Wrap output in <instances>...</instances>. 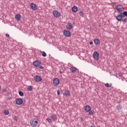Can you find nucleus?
<instances>
[{
    "instance_id": "33",
    "label": "nucleus",
    "mask_w": 127,
    "mask_h": 127,
    "mask_svg": "<svg viewBox=\"0 0 127 127\" xmlns=\"http://www.w3.org/2000/svg\"><path fill=\"white\" fill-rule=\"evenodd\" d=\"M57 94H58V96H59V95H60V90H58L57 91Z\"/></svg>"
},
{
    "instance_id": "22",
    "label": "nucleus",
    "mask_w": 127,
    "mask_h": 127,
    "mask_svg": "<svg viewBox=\"0 0 127 127\" xmlns=\"http://www.w3.org/2000/svg\"><path fill=\"white\" fill-rule=\"evenodd\" d=\"M41 53H42V56H43V57H46L47 55H46V53H45V52L42 51Z\"/></svg>"
},
{
    "instance_id": "3",
    "label": "nucleus",
    "mask_w": 127,
    "mask_h": 127,
    "mask_svg": "<svg viewBox=\"0 0 127 127\" xmlns=\"http://www.w3.org/2000/svg\"><path fill=\"white\" fill-rule=\"evenodd\" d=\"M116 9L118 10L120 12H122V11H124V7L122 5H117L115 7Z\"/></svg>"
},
{
    "instance_id": "11",
    "label": "nucleus",
    "mask_w": 127,
    "mask_h": 127,
    "mask_svg": "<svg viewBox=\"0 0 127 127\" xmlns=\"http://www.w3.org/2000/svg\"><path fill=\"white\" fill-rule=\"evenodd\" d=\"M30 7L33 10H37V6L34 3H31L30 4Z\"/></svg>"
},
{
    "instance_id": "17",
    "label": "nucleus",
    "mask_w": 127,
    "mask_h": 127,
    "mask_svg": "<svg viewBox=\"0 0 127 127\" xmlns=\"http://www.w3.org/2000/svg\"><path fill=\"white\" fill-rule=\"evenodd\" d=\"M15 18L17 20L19 21V20H20V19H21V16L19 14H17L15 15Z\"/></svg>"
},
{
    "instance_id": "9",
    "label": "nucleus",
    "mask_w": 127,
    "mask_h": 127,
    "mask_svg": "<svg viewBox=\"0 0 127 127\" xmlns=\"http://www.w3.org/2000/svg\"><path fill=\"white\" fill-rule=\"evenodd\" d=\"M15 103L16 105H22L23 103V100L21 98H17L15 100Z\"/></svg>"
},
{
    "instance_id": "31",
    "label": "nucleus",
    "mask_w": 127,
    "mask_h": 127,
    "mask_svg": "<svg viewBox=\"0 0 127 127\" xmlns=\"http://www.w3.org/2000/svg\"><path fill=\"white\" fill-rule=\"evenodd\" d=\"M118 75L120 77H123V73H122L121 72L119 73Z\"/></svg>"
},
{
    "instance_id": "20",
    "label": "nucleus",
    "mask_w": 127,
    "mask_h": 127,
    "mask_svg": "<svg viewBox=\"0 0 127 127\" xmlns=\"http://www.w3.org/2000/svg\"><path fill=\"white\" fill-rule=\"evenodd\" d=\"M18 94L20 97H23L24 96V94H23V92H22L21 91H19L18 92Z\"/></svg>"
},
{
    "instance_id": "2",
    "label": "nucleus",
    "mask_w": 127,
    "mask_h": 127,
    "mask_svg": "<svg viewBox=\"0 0 127 127\" xmlns=\"http://www.w3.org/2000/svg\"><path fill=\"white\" fill-rule=\"evenodd\" d=\"M116 17L118 21H122L123 18H124L123 16V13L122 12L119 13V14L116 16Z\"/></svg>"
},
{
    "instance_id": "1",
    "label": "nucleus",
    "mask_w": 127,
    "mask_h": 127,
    "mask_svg": "<svg viewBox=\"0 0 127 127\" xmlns=\"http://www.w3.org/2000/svg\"><path fill=\"white\" fill-rule=\"evenodd\" d=\"M38 124V122L36 121V119L33 118L31 120L30 125L33 127H36Z\"/></svg>"
},
{
    "instance_id": "26",
    "label": "nucleus",
    "mask_w": 127,
    "mask_h": 127,
    "mask_svg": "<svg viewBox=\"0 0 127 127\" xmlns=\"http://www.w3.org/2000/svg\"><path fill=\"white\" fill-rule=\"evenodd\" d=\"M47 121H48L50 124H52V120L50 119V118H47Z\"/></svg>"
},
{
    "instance_id": "30",
    "label": "nucleus",
    "mask_w": 127,
    "mask_h": 127,
    "mask_svg": "<svg viewBox=\"0 0 127 127\" xmlns=\"http://www.w3.org/2000/svg\"><path fill=\"white\" fill-rule=\"evenodd\" d=\"M89 115H93V114H94V111H93V110H90V111H89Z\"/></svg>"
},
{
    "instance_id": "18",
    "label": "nucleus",
    "mask_w": 127,
    "mask_h": 127,
    "mask_svg": "<svg viewBox=\"0 0 127 127\" xmlns=\"http://www.w3.org/2000/svg\"><path fill=\"white\" fill-rule=\"evenodd\" d=\"M94 42L96 45H98V44H100V40L98 39H95L94 40Z\"/></svg>"
},
{
    "instance_id": "16",
    "label": "nucleus",
    "mask_w": 127,
    "mask_h": 127,
    "mask_svg": "<svg viewBox=\"0 0 127 127\" xmlns=\"http://www.w3.org/2000/svg\"><path fill=\"white\" fill-rule=\"evenodd\" d=\"M51 119L53 120V121H56V120H57V116L55 114L52 115Z\"/></svg>"
},
{
    "instance_id": "14",
    "label": "nucleus",
    "mask_w": 127,
    "mask_h": 127,
    "mask_svg": "<svg viewBox=\"0 0 127 127\" xmlns=\"http://www.w3.org/2000/svg\"><path fill=\"white\" fill-rule=\"evenodd\" d=\"M66 27L67 29H71V28H73V25L71 23H68L67 25L66 26Z\"/></svg>"
},
{
    "instance_id": "36",
    "label": "nucleus",
    "mask_w": 127,
    "mask_h": 127,
    "mask_svg": "<svg viewBox=\"0 0 127 127\" xmlns=\"http://www.w3.org/2000/svg\"><path fill=\"white\" fill-rule=\"evenodd\" d=\"M80 121H81V122H84V118L81 117L80 118Z\"/></svg>"
},
{
    "instance_id": "38",
    "label": "nucleus",
    "mask_w": 127,
    "mask_h": 127,
    "mask_svg": "<svg viewBox=\"0 0 127 127\" xmlns=\"http://www.w3.org/2000/svg\"><path fill=\"white\" fill-rule=\"evenodd\" d=\"M6 36L7 37H9V35L8 34H6Z\"/></svg>"
},
{
    "instance_id": "4",
    "label": "nucleus",
    "mask_w": 127,
    "mask_h": 127,
    "mask_svg": "<svg viewBox=\"0 0 127 127\" xmlns=\"http://www.w3.org/2000/svg\"><path fill=\"white\" fill-rule=\"evenodd\" d=\"M93 58L95 59V60H99L100 58V55L99 54V52H95L93 53Z\"/></svg>"
},
{
    "instance_id": "35",
    "label": "nucleus",
    "mask_w": 127,
    "mask_h": 127,
    "mask_svg": "<svg viewBox=\"0 0 127 127\" xmlns=\"http://www.w3.org/2000/svg\"><path fill=\"white\" fill-rule=\"evenodd\" d=\"M14 119L15 120V121H17V117L16 116H14Z\"/></svg>"
},
{
    "instance_id": "40",
    "label": "nucleus",
    "mask_w": 127,
    "mask_h": 127,
    "mask_svg": "<svg viewBox=\"0 0 127 127\" xmlns=\"http://www.w3.org/2000/svg\"><path fill=\"white\" fill-rule=\"evenodd\" d=\"M0 89H1V88L0 87Z\"/></svg>"
},
{
    "instance_id": "13",
    "label": "nucleus",
    "mask_w": 127,
    "mask_h": 127,
    "mask_svg": "<svg viewBox=\"0 0 127 127\" xmlns=\"http://www.w3.org/2000/svg\"><path fill=\"white\" fill-rule=\"evenodd\" d=\"M70 72L74 73V72H76V71H77V68L75 67L74 66H71L70 68Z\"/></svg>"
},
{
    "instance_id": "34",
    "label": "nucleus",
    "mask_w": 127,
    "mask_h": 127,
    "mask_svg": "<svg viewBox=\"0 0 127 127\" xmlns=\"http://www.w3.org/2000/svg\"><path fill=\"white\" fill-rule=\"evenodd\" d=\"M39 66L40 69H44V68L43 66H42V65H40Z\"/></svg>"
},
{
    "instance_id": "39",
    "label": "nucleus",
    "mask_w": 127,
    "mask_h": 127,
    "mask_svg": "<svg viewBox=\"0 0 127 127\" xmlns=\"http://www.w3.org/2000/svg\"><path fill=\"white\" fill-rule=\"evenodd\" d=\"M89 127H94V126H93V125H91L89 126Z\"/></svg>"
},
{
    "instance_id": "10",
    "label": "nucleus",
    "mask_w": 127,
    "mask_h": 127,
    "mask_svg": "<svg viewBox=\"0 0 127 127\" xmlns=\"http://www.w3.org/2000/svg\"><path fill=\"white\" fill-rule=\"evenodd\" d=\"M53 83L55 86H58L60 84V80L58 78H55L53 80Z\"/></svg>"
},
{
    "instance_id": "19",
    "label": "nucleus",
    "mask_w": 127,
    "mask_h": 127,
    "mask_svg": "<svg viewBox=\"0 0 127 127\" xmlns=\"http://www.w3.org/2000/svg\"><path fill=\"white\" fill-rule=\"evenodd\" d=\"M65 96H70V91H65L64 92Z\"/></svg>"
},
{
    "instance_id": "8",
    "label": "nucleus",
    "mask_w": 127,
    "mask_h": 127,
    "mask_svg": "<svg viewBox=\"0 0 127 127\" xmlns=\"http://www.w3.org/2000/svg\"><path fill=\"white\" fill-rule=\"evenodd\" d=\"M64 34L65 36H67V37L71 36V33L68 30H64Z\"/></svg>"
},
{
    "instance_id": "27",
    "label": "nucleus",
    "mask_w": 127,
    "mask_h": 127,
    "mask_svg": "<svg viewBox=\"0 0 127 127\" xmlns=\"http://www.w3.org/2000/svg\"><path fill=\"white\" fill-rule=\"evenodd\" d=\"M4 115H8L9 114V111L8 110H5L4 111Z\"/></svg>"
},
{
    "instance_id": "15",
    "label": "nucleus",
    "mask_w": 127,
    "mask_h": 127,
    "mask_svg": "<svg viewBox=\"0 0 127 127\" xmlns=\"http://www.w3.org/2000/svg\"><path fill=\"white\" fill-rule=\"evenodd\" d=\"M72 11L73 12H77L78 11V7L76 6H74L72 7Z\"/></svg>"
},
{
    "instance_id": "7",
    "label": "nucleus",
    "mask_w": 127,
    "mask_h": 127,
    "mask_svg": "<svg viewBox=\"0 0 127 127\" xmlns=\"http://www.w3.org/2000/svg\"><path fill=\"white\" fill-rule=\"evenodd\" d=\"M34 79L36 82H41V81H42V78L38 75L35 76Z\"/></svg>"
},
{
    "instance_id": "28",
    "label": "nucleus",
    "mask_w": 127,
    "mask_h": 127,
    "mask_svg": "<svg viewBox=\"0 0 127 127\" xmlns=\"http://www.w3.org/2000/svg\"><path fill=\"white\" fill-rule=\"evenodd\" d=\"M79 14L80 16H84V13H83V11H81L79 12Z\"/></svg>"
},
{
    "instance_id": "24",
    "label": "nucleus",
    "mask_w": 127,
    "mask_h": 127,
    "mask_svg": "<svg viewBox=\"0 0 127 127\" xmlns=\"http://www.w3.org/2000/svg\"><path fill=\"white\" fill-rule=\"evenodd\" d=\"M117 110H121V109H122V105L119 104V105H117Z\"/></svg>"
},
{
    "instance_id": "32",
    "label": "nucleus",
    "mask_w": 127,
    "mask_h": 127,
    "mask_svg": "<svg viewBox=\"0 0 127 127\" xmlns=\"http://www.w3.org/2000/svg\"><path fill=\"white\" fill-rule=\"evenodd\" d=\"M2 92L3 93H6V92H7V89H4L3 90Z\"/></svg>"
},
{
    "instance_id": "21",
    "label": "nucleus",
    "mask_w": 127,
    "mask_h": 127,
    "mask_svg": "<svg viewBox=\"0 0 127 127\" xmlns=\"http://www.w3.org/2000/svg\"><path fill=\"white\" fill-rule=\"evenodd\" d=\"M122 16H123V17H125V16H127V11H124L122 13Z\"/></svg>"
},
{
    "instance_id": "5",
    "label": "nucleus",
    "mask_w": 127,
    "mask_h": 127,
    "mask_svg": "<svg viewBox=\"0 0 127 127\" xmlns=\"http://www.w3.org/2000/svg\"><path fill=\"white\" fill-rule=\"evenodd\" d=\"M53 14L55 17H60L61 16V14L57 10L53 11Z\"/></svg>"
},
{
    "instance_id": "23",
    "label": "nucleus",
    "mask_w": 127,
    "mask_h": 127,
    "mask_svg": "<svg viewBox=\"0 0 127 127\" xmlns=\"http://www.w3.org/2000/svg\"><path fill=\"white\" fill-rule=\"evenodd\" d=\"M105 86L107 87V88H111V87H112V84H109L108 83H106L105 84Z\"/></svg>"
},
{
    "instance_id": "41",
    "label": "nucleus",
    "mask_w": 127,
    "mask_h": 127,
    "mask_svg": "<svg viewBox=\"0 0 127 127\" xmlns=\"http://www.w3.org/2000/svg\"><path fill=\"white\" fill-rule=\"evenodd\" d=\"M10 99H11V97H9Z\"/></svg>"
},
{
    "instance_id": "29",
    "label": "nucleus",
    "mask_w": 127,
    "mask_h": 127,
    "mask_svg": "<svg viewBox=\"0 0 127 127\" xmlns=\"http://www.w3.org/2000/svg\"><path fill=\"white\" fill-rule=\"evenodd\" d=\"M122 21L123 22H127V18H125L124 19V18H122Z\"/></svg>"
},
{
    "instance_id": "12",
    "label": "nucleus",
    "mask_w": 127,
    "mask_h": 127,
    "mask_svg": "<svg viewBox=\"0 0 127 127\" xmlns=\"http://www.w3.org/2000/svg\"><path fill=\"white\" fill-rule=\"evenodd\" d=\"M84 111H85V112H90L91 111V107L89 105L85 106Z\"/></svg>"
},
{
    "instance_id": "6",
    "label": "nucleus",
    "mask_w": 127,
    "mask_h": 127,
    "mask_svg": "<svg viewBox=\"0 0 127 127\" xmlns=\"http://www.w3.org/2000/svg\"><path fill=\"white\" fill-rule=\"evenodd\" d=\"M35 67H39L40 65H41V62L38 60L35 61L33 63Z\"/></svg>"
},
{
    "instance_id": "37",
    "label": "nucleus",
    "mask_w": 127,
    "mask_h": 127,
    "mask_svg": "<svg viewBox=\"0 0 127 127\" xmlns=\"http://www.w3.org/2000/svg\"><path fill=\"white\" fill-rule=\"evenodd\" d=\"M89 44H90V45H92V44H93V41H90V42H89Z\"/></svg>"
},
{
    "instance_id": "25",
    "label": "nucleus",
    "mask_w": 127,
    "mask_h": 127,
    "mask_svg": "<svg viewBox=\"0 0 127 127\" xmlns=\"http://www.w3.org/2000/svg\"><path fill=\"white\" fill-rule=\"evenodd\" d=\"M27 90H28V91H32V86H28L27 88Z\"/></svg>"
}]
</instances>
